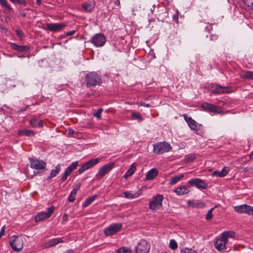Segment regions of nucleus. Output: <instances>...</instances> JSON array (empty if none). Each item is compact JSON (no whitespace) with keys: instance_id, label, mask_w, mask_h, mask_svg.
I'll use <instances>...</instances> for the list:
<instances>
[{"instance_id":"49","label":"nucleus","mask_w":253,"mask_h":253,"mask_svg":"<svg viewBox=\"0 0 253 253\" xmlns=\"http://www.w3.org/2000/svg\"><path fill=\"white\" fill-rule=\"evenodd\" d=\"M75 33H76L75 30H71L70 31L67 32L66 33V36H72V35H73Z\"/></svg>"},{"instance_id":"46","label":"nucleus","mask_w":253,"mask_h":253,"mask_svg":"<svg viewBox=\"0 0 253 253\" xmlns=\"http://www.w3.org/2000/svg\"><path fill=\"white\" fill-rule=\"evenodd\" d=\"M172 20L173 21L176 23H178V13L177 11L175 12V13L173 14L172 15Z\"/></svg>"},{"instance_id":"2","label":"nucleus","mask_w":253,"mask_h":253,"mask_svg":"<svg viewBox=\"0 0 253 253\" xmlns=\"http://www.w3.org/2000/svg\"><path fill=\"white\" fill-rule=\"evenodd\" d=\"M171 147L166 142H158L153 145V152L156 154H162L170 151Z\"/></svg>"},{"instance_id":"59","label":"nucleus","mask_w":253,"mask_h":253,"mask_svg":"<svg viewBox=\"0 0 253 253\" xmlns=\"http://www.w3.org/2000/svg\"><path fill=\"white\" fill-rule=\"evenodd\" d=\"M5 55L8 57H12L15 56L14 54H5Z\"/></svg>"},{"instance_id":"21","label":"nucleus","mask_w":253,"mask_h":253,"mask_svg":"<svg viewBox=\"0 0 253 253\" xmlns=\"http://www.w3.org/2000/svg\"><path fill=\"white\" fill-rule=\"evenodd\" d=\"M229 172V169L227 167H224L221 171H214L212 175L217 177H222L225 176Z\"/></svg>"},{"instance_id":"58","label":"nucleus","mask_w":253,"mask_h":253,"mask_svg":"<svg viewBox=\"0 0 253 253\" xmlns=\"http://www.w3.org/2000/svg\"><path fill=\"white\" fill-rule=\"evenodd\" d=\"M67 217H68V215L67 214H64L63 216V221H66Z\"/></svg>"},{"instance_id":"57","label":"nucleus","mask_w":253,"mask_h":253,"mask_svg":"<svg viewBox=\"0 0 253 253\" xmlns=\"http://www.w3.org/2000/svg\"><path fill=\"white\" fill-rule=\"evenodd\" d=\"M80 187H81V184H78L76 186V187L74 188V189L78 191L80 189Z\"/></svg>"},{"instance_id":"11","label":"nucleus","mask_w":253,"mask_h":253,"mask_svg":"<svg viewBox=\"0 0 253 253\" xmlns=\"http://www.w3.org/2000/svg\"><path fill=\"white\" fill-rule=\"evenodd\" d=\"M54 209L55 207L54 206H51L50 208H48L47 212H41L39 213L35 217V221L40 222L49 218L53 213Z\"/></svg>"},{"instance_id":"16","label":"nucleus","mask_w":253,"mask_h":253,"mask_svg":"<svg viewBox=\"0 0 253 253\" xmlns=\"http://www.w3.org/2000/svg\"><path fill=\"white\" fill-rule=\"evenodd\" d=\"M227 244V241L224 238H222L221 236L219 238L217 239L214 242V246L217 250L220 251L224 249H227V247H226Z\"/></svg>"},{"instance_id":"43","label":"nucleus","mask_w":253,"mask_h":253,"mask_svg":"<svg viewBox=\"0 0 253 253\" xmlns=\"http://www.w3.org/2000/svg\"><path fill=\"white\" fill-rule=\"evenodd\" d=\"M71 174V173L68 171L66 169L64 173V174H63V175L61 177V180L62 181H64L66 180L68 176H69L70 174Z\"/></svg>"},{"instance_id":"26","label":"nucleus","mask_w":253,"mask_h":253,"mask_svg":"<svg viewBox=\"0 0 253 253\" xmlns=\"http://www.w3.org/2000/svg\"><path fill=\"white\" fill-rule=\"evenodd\" d=\"M183 176L184 174L181 173L178 175L171 177L169 180V184L170 185H173L176 184L177 182L180 181L183 177Z\"/></svg>"},{"instance_id":"52","label":"nucleus","mask_w":253,"mask_h":253,"mask_svg":"<svg viewBox=\"0 0 253 253\" xmlns=\"http://www.w3.org/2000/svg\"><path fill=\"white\" fill-rule=\"evenodd\" d=\"M5 232V226H3L0 231V238L4 234Z\"/></svg>"},{"instance_id":"37","label":"nucleus","mask_w":253,"mask_h":253,"mask_svg":"<svg viewBox=\"0 0 253 253\" xmlns=\"http://www.w3.org/2000/svg\"><path fill=\"white\" fill-rule=\"evenodd\" d=\"M177 244L174 239H171L169 241V248L171 250H175L177 248Z\"/></svg>"},{"instance_id":"56","label":"nucleus","mask_w":253,"mask_h":253,"mask_svg":"<svg viewBox=\"0 0 253 253\" xmlns=\"http://www.w3.org/2000/svg\"><path fill=\"white\" fill-rule=\"evenodd\" d=\"M63 253H74V250L72 249H70L68 250H66L63 252Z\"/></svg>"},{"instance_id":"6","label":"nucleus","mask_w":253,"mask_h":253,"mask_svg":"<svg viewBox=\"0 0 253 253\" xmlns=\"http://www.w3.org/2000/svg\"><path fill=\"white\" fill-rule=\"evenodd\" d=\"M30 167L36 169L38 171H44L45 169L46 164L42 160L30 159Z\"/></svg>"},{"instance_id":"45","label":"nucleus","mask_w":253,"mask_h":253,"mask_svg":"<svg viewBox=\"0 0 253 253\" xmlns=\"http://www.w3.org/2000/svg\"><path fill=\"white\" fill-rule=\"evenodd\" d=\"M180 253H197L195 251L191 249H187L181 251Z\"/></svg>"},{"instance_id":"54","label":"nucleus","mask_w":253,"mask_h":253,"mask_svg":"<svg viewBox=\"0 0 253 253\" xmlns=\"http://www.w3.org/2000/svg\"><path fill=\"white\" fill-rule=\"evenodd\" d=\"M77 191L74 189V188L71 191L70 194L73 196H75L77 194Z\"/></svg>"},{"instance_id":"47","label":"nucleus","mask_w":253,"mask_h":253,"mask_svg":"<svg viewBox=\"0 0 253 253\" xmlns=\"http://www.w3.org/2000/svg\"><path fill=\"white\" fill-rule=\"evenodd\" d=\"M187 158L188 159L189 161H193L194 159H195V157L194 155H187Z\"/></svg>"},{"instance_id":"35","label":"nucleus","mask_w":253,"mask_h":253,"mask_svg":"<svg viewBox=\"0 0 253 253\" xmlns=\"http://www.w3.org/2000/svg\"><path fill=\"white\" fill-rule=\"evenodd\" d=\"M131 116L132 119L137 120L140 122L143 120V117L139 113L133 112L131 113Z\"/></svg>"},{"instance_id":"64","label":"nucleus","mask_w":253,"mask_h":253,"mask_svg":"<svg viewBox=\"0 0 253 253\" xmlns=\"http://www.w3.org/2000/svg\"><path fill=\"white\" fill-rule=\"evenodd\" d=\"M206 29L207 30H209L208 27H206Z\"/></svg>"},{"instance_id":"25","label":"nucleus","mask_w":253,"mask_h":253,"mask_svg":"<svg viewBox=\"0 0 253 253\" xmlns=\"http://www.w3.org/2000/svg\"><path fill=\"white\" fill-rule=\"evenodd\" d=\"M141 194V192L140 190L136 192L134 194H132L128 191H125L124 192L125 197L130 199L137 198Z\"/></svg>"},{"instance_id":"30","label":"nucleus","mask_w":253,"mask_h":253,"mask_svg":"<svg viewBox=\"0 0 253 253\" xmlns=\"http://www.w3.org/2000/svg\"><path fill=\"white\" fill-rule=\"evenodd\" d=\"M97 197V195H93L88 198H87L83 204V207L86 208L91 203H92L93 201L96 199Z\"/></svg>"},{"instance_id":"39","label":"nucleus","mask_w":253,"mask_h":253,"mask_svg":"<svg viewBox=\"0 0 253 253\" xmlns=\"http://www.w3.org/2000/svg\"><path fill=\"white\" fill-rule=\"evenodd\" d=\"M12 2L14 3H17L19 4L23 5L24 6H26L27 4V2L25 0H9Z\"/></svg>"},{"instance_id":"17","label":"nucleus","mask_w":253,"mask_h":253,"mask_svg":"<svg viewBox=\"0 0 253 253\" xmlns=\"http://www.w3.org/2000/svg\"><path fill=\"white\" fill-rule=\"evenodd\" d=\"M10 46L12 49L20 52H27L30 51V48L28 45H19L15 43H12Z\"/></svg>"},{"instance_id":"62","label":"nucleus","mask_w":253,"mask_h":253,"mask_svg":"<svg viewBox=\"0 0 253 253\" xmlns=\"http://www.w3.org/2000/svg\"><path fill=\"white\" fill-rule=\"evenodd\" d=\"M250 158L251 159L253 160V151L250 154Z\"/></svg>"},{"instance_id":"4","label":"nucleus","mask_w":253,"mask_h":253,"mask_svg":"<svg viewBox=\"0 0 253 253\" xmlns=\"http://www.w3.org/2000/svg\"><path fill=\"white\" fill-rule=\"evenodd\" d=\"M122 225V223L112 224L104 229V234L106 236L113 235L121 230Z\"/></svg>"},{"instance_id":"1","label":"nucleus","mask_w":253,"mask_h":253,"mask_svg":"<svg viewBox=\"0 0 253 253\" xmlns=\"http://www.w3.org/2000/svg\"><path fill=\"white\" fill-rule=\"evenodd\" d=\"M85 79L87 87L100 85L102 83L101 76L95 72H90L87 74Z\"/></svg>"},{"instance_id":"19","label":"nucleus","mask_w":253,"mask_h":253,"mask_svg":"<svg viewBox=\"0 0 253 253\" xmlns=\"http://www.w3.org/2000/svg\"><path fill=\"white\" fill-rule=\"evenodd\" d=\"M158 174V171L156 169H152L146 174L145 179L151 180L154 178Z\"/></svg>"},{"instance_id":"15","label":"nucleus","mask_w":253,"mask_h":253,"mask_svg":"<svg viewBox=\"0 0 253 253\" xmlns=\"http://www.w3.org/2000/svg\"><path fill=\"white\" fill-rule=\"evenodd\" d=\"M64 27V23H47L46 28L47 30L53 32H56L61 31Z\"/></svg>"},{"instance_id":"9","label":"nucleus","mask_w":253,"mask_h":253,"mask_svg":"<svg viewBox=\"0 0 253 253\" xmlns=\"http://www.w3.org/2000/svg\"><path fill=\"white\" fill-rule=\"evenodd\" d=\"M201 107L206 111L212 112L214 114H218L222 112V109L220 107L217 106L208 102L203 103L202 104Z\"/></svg>"},{"instance_id":"53","label":"nucleus","mask_w":253,"mask_h":253,"mask_svg":"<svg viewBox=\"0 0 253 253\" xmlns=\"http://www.w3.org/2000/svg\"><path fill=\"white\" fill-rule=\"evenodd\" d=\"M140 105L145 107H150L151 106L150 104L144 102H140Z\"/></svg>"},{"instance_id":"12","label":"nucleus","mask_w":253,"mask_h":253,"mask_svg":"<svg viewBox=\"0 0 253 253\" xmlns=\"http://www.w3.org/2000/svg\"><path fill=\"white\" fill-rule=\"evenodd\" d=\"M115 163H112L107 164L102 167L100 168L98 173L96 174V177L98 179H100L103 177L106 174L110 171L114 167Z\"/></svg>"},{"instance_id":"18","label":"nucleus","mask_w":253,"mask_h":253,"mask_svg":"<svg viewBox=\"0 0 253 253\" xmlns=\"http://www.w3.org/2000/svg\"><path fill=\"white\" fill-rule=\"evenodd\" d=\"M95 2L89 1L83 3L82 7L84 10L88 13H90L95 7Z\"/></svg>"},{"instance_id":"40","label":"nucleus","mask_w":253,"mask_h":253,"mask_svg":"<svg viewBox=\"0 0 253 253\" xmlns=\"http://www.w3.org/2000/svg\"><path fill=\"white\" fill-rule=\"evenodd\" d=\"M214 208L211 209L209 211H208V212L207 213L206 215V219L207 220H209L211 219L212 217V211L213 210Z\"/></svg>"},{"instance_id":"3","label":"nucleus","mask_w":253,"mask_h":253,"mask_svg":"<svg viewBox=\"0 0 253 253\" xmlns=\"http://www.w3.org/2000/svg\"><path fill=\"white\" fill-rule=\"evenodd\" d=\"M11 247L14 251H20L23 247V241L20 236H12L9 241Z\"/></svg>"},{"instance_id":"63","label":"nucleus","mask_w":253,"mask_h":253,"mask_svg":"<svg viewBox=\"0 0 253 253\" xmlns=\"http://www.w3.org/2000/svg\"><path fill=\"white\" fill-rule=\"evenodd\" d=\"M18 57L19 58H24V57H25V56H24V55H18Z\"/></svg>"},{"instance_id":"44","label":"nucleus","mask_w":253,"mask_h":253,"mask_svg":"<svg viewBox=\"0 0 253 253\" xmlns=\"http://www.w3.org/2000/svg\"><path fill=\"white\" fill-rule=\"evenodd\" d=\"M244 76L246 78L253 79V72L252 71H246Z\"/></svg>"},{"instance_id":"51","label":"nucleus","mask_w":253,"mask_h":253,"mask_svg":"<svg viewBox=\"0 0 253 253\" xmlns=\"http://www.w3.org/2000/svg\"><path fill=\"white\" fill-rule=\"evenodd\" d=\"M218 36L217 35H212L211 36V40L215 41L218 39Z\"/></svg>"},{"instance_id":"20","label":"nucleus","mask_w":253,"mask_h":253,"mask_svg":"<svg viewBox=\"0 0 253 253\" xmlns=\"http://www.w3.org/2000/svg\"><path fill=\"white\" fill-rule=\"evenodd\" d=\"M227 88L219 85L213 86L211 92L213 93H223L227 92Z\"/></svg>"},{"instance_id":"33","label":"nucleus","mask_w":253,"mask_h":253,"mask_svg":"<svg viewBox=\"0 0 253 253\" xmlns=\"http://www.w3.org/2000/svg\"><path fill=\"white\" fill-rule=\"evenodd\" d=\"M244 213L249 215H253V207L245 204Z\"/></svg>"},{"instance_id":"50","label":"nucleus","mask_w":253,"mask_h":253,"mask_svg":"<svg viewBox=\"0 0 253 253\" xmlns=\"http://www.w3.org/2000/svg\"><path fill=\"white\" fill-rule=\"evenodd\" d=\"M16 33L19 37H21L23 36V32L21 30H17L16 31Z\"/></svg>"},{"instance_id":"55","label":"nucleus","mask_w":253,"mask_h":253,"mask_svg":"<svg viewBox=\"0 0 253 253\" xmlns=\"http://www.w3.org/2000/svg\"><path fill=\"white\" fill-rule=\"evenodd\" d=\"M20 14L21 15V16H22L23 17H25L27 15L26 13L24 11H20Z\"/></svg>"},{"instance_id":"38","label":"nucleus","mask_w":253,"mask_h":253,"mask_svg":"<svg viewBox=\"0 0 253 253\" xmlns=\"http://www.w3.org/2000/svg\"><path fill=\"white\" fill-rule=\"evenodd\" d=\"M116 253H131V250L126 247L120 248Z\"/></svg>"},{"instance_id":"14","label":"nucleus","mask_w":253,"mask_h":253,"mask_svg":"<svg viewBox=\"0 0 253 253\" xmlns=\"http://www.w3.org/2000/svg\"><path fill=\"white\" fill-rule=\"evenodd\" d=\"M184 118L185 121L187 123L189 127L192 130H197L200 129L201 125L197 123L195 120L192 119L191 117H188L186 115H184Z\"/></svg>"},{"instance_id":"36","label":"nucleus","mask_w":253,"mask_h":253,"mask_svg":"<svg viewBox=\"0 0 253 253\" xmlns=\"http://www.w3.org/2000/svg\"><path fill=\"white\" fill-rule=\"evenodd\" d=\"M245 204L235 206L234 207V210L238 213H244V210H245L244 209L245 208Z\"/></svg>"},{"instance_id":"27","label":"nucleus","mask_w":253,"mask_h":253,"mask_svg":"<svg viewBox=\"0 0 253 253\" xmlns=\"http://www.w3.org/2000/svg\"><path fill=\"white\" fill-rule=\"evenodd\" d=\"M222 238H224L227 241H228V238H233L235 236V233L233 231H227L223 232L221 234Z\"/></svg>"},{"instance_id":"28","label":"nucleus","mask_w":253,"mask_h":253,"mask_svg":"<svg viewBox=\"0 0 253 253\" xmlns=\"http://www.w3.org/2000/svg\"><path fill=\"white\" fill-rule=\"evenodd\" d=\"M38 120L36 118H33L30 121V124L33 127H41L43 126V122L42 120L39 121L37 122Z\"/></svg>"},{"instance_id":"10","label":"nucleus","mask_w":253,"mask_h":253,"mask_svg":"<svg viewBox=\"0 0 253 253\" xmlns=\"http://www.w3.org/2000/svg\"><path fill=\"white\" fill-rule=\"evenodd\" d=\"M99 158H95L93 159H91L86 163H85L84 165L81 167L77 172H79V174H81L85 170L89 169L92 167H93L95 165H96L99 162Z\"/></svg>"},{"instance_id":"41","label":"nucleus","mask_w":253,"mask_h":253,"mask_svg":"<svg viewBox=\"0 0 253 253\" xmlns=\"http://www.w3.org/2000/svg\"><path fill=\"white\" fill-rule=\"evenodd\" d=\"M243 2L248 7L253 9V0H242Z\"/></svg>"},{"instance_id":"22","label":"nucleus","mask_w":253,"mask_h":253,"mask_svg":"<svg viewBox=\"0 0 253 253\" xmlns=\"http://www.w3.org/2000/svg\"><path fill=\"white\" fill-rule=\"evenodd\" d=\"M174 192L177 195L180 196L187 194L189 192V190L185 186L182 185L177 187L174 190Z\"/></svg>"},{"instance_id":"42","label":"nucleus","mask_w":253,"mask_h":253,"mask_svg":"<svg viewBox=\"0 0 253 253\" xmlns=\"http://www.w3.org/2000/svg\"><path fill=\"white\" fill-rule=\"evenodd\" d=\"M103 111V109L100 108L98 109L96 113L93 114L94 117L97 118L98 119H100L101 118V114Z\"/></svg>"},{"instance_id":"24","label":"nucleus","mask_w":253,"mask_h":253,"mask_svg":"<svg viewBox=\"0 0 253 253\" xmlns=\"http://www.w3.org/2000/svg\"><path fill=\"white\" fill-rule=\"evenodd\" d=\"M61 170L60 164H58L55 168V169H52L49 176L47 178V180H50L52 178L56 176Z\"/></svg>"},{"instance_id":"29","label":"nucleus","mask_w":253,"mask_h":253,"mask_svg":"<svg viewBox=\"0 0 253 253\" xmlns=\"http://www.w3.org/2000/svg\"><path fill=\"white\" fill-rule=\"evenodd\" d=\"M136 168L134 164H132L129 169L126 171L124 175V177L127 178L131 176L134 172Z\"/></svg>"},{"instance_id":"60","label":"nucleus","mask_w":253,"mask_h":253,"mask_svg":"<svg viewBox=\"0 0 253 253\" xmlns=\"http://www.w3.org/2000/svg\"><path fill=\"white\" fill-rule=\"evenodd\" d=\"M115 4L118 5V6H120V0H117V1L115 2Z\"/></svg>"},{"instance_id":"5","label":"nucleus","mask_w":253,"mask_h":253,"mask_svg":"<svg viewBox=\"0 0 253 253\" xmlns=\"http://www.w3.org/2000/svg\"><path fill=\"white\" fill-rule=\"evenodd\" d=\"M163 200L162 195L159 194L154 197L149 203V208L153 211L160 209L162 206Z\"/></svg>"},{"instance_id":"32","label":"nucleus","mask_w":253,"mask_h":253,"mask_svg":"<svg viewBox=\"0 0 253 253\" xmlns=\"http://www.w3.org/2000/svg\"><path fill=\"white\" fill-rule=\"evenodd\" d=\"M0 4L3 7L6 8L8 10L13 11V8L8 3L6 0H0Z\"/></svg>"},{"instance_id":"8","label":"nucleus","mask_w":253,"mask_h":253,"mask_svg":"<svg viewBox=\"0 0 253 253\" xmlns=\"http://www.w3.org/2000/svg\"><path fill=\"white\" fill-rule=\"evenodd\" d=\"M191 186H194L199 189H207L208 185L204 180L198 178L191 179L187 182Z\"/></svg>"},{"instance_id":"23","label":"nucleus","mask_w":253,"mask_h":253,"mask_svg":"<svg viewBox=\"0 0 253 253\" xmlns=\"http://www.w3.org/2000/svg\"><path fill=\"white\" fill-rule=\"evenodd\" d=\"M63 241L61 238H54L50 240L46 244V246L48 248L53 247L58 243H63Z\"/></svg>"},{"instance_id":"7","label":"nucleus","mask_w":253,"mask_h":253,"mask_svg":"<svg viewBox=\"0 0 253 253\" xmlns=\"http://www.w3.org/2000/svg\"><path fill=\"white\" fill-rule=\"evenodd\" d=\"M106 38L102 34H96L89 40L96 47H101L104 45L106 42Z\"/></svg>"},{"instance_id":"13","label":"nucleus","mask_w":253,"mask_h":253,"mask_svg":"<svg viewBox=\"0 0 253 253\" xmlns=\"http://www.w3.org/2000/svg\"><path fill=\"white\" fill-rule=\"evenodd\" d=\"M149 250L150 246L144 240H141L135 249L136 253H148Z\"/></svg>"},{"instance_id":"61","label":"nucleus","mask_w":253,"mask_h":253,"mask_svg":"<svg viewBox=\"0 0 253 253\" xmlns=\"http://www.w3.org/2000/svg\"><path fill=\"white\" fill-rule=\"evenodd\" d=\"M36 1H37V3L40 5L42 3V0H36Z\"/></svg>"},{"instance_id":"34","label":"nucleus","mask_w":253,"mask_h":253,"mask_svg":"<svg viewBox=\"0 0 253 253\" xmlns=\"http://www.w3.org/2000/svg\"><path fill=\"white\" fill-rule=\"evenodd\" d=\"M78 166V162L76 161L73 162L69 167L66 168V169L69 171L71 173L73 170L75 169Z\"/></svg>"},{"instance_id":"31","label":"nucleus","mask_w":253,"mask_h":253,"mask_svg":"<svg viewBox=\"0 0 253 253\" xmlns=\"http://www.w3.org/2000/svg\"><path fill=\"white\" fill-rule=\"evenodd\" d=\"M18 134L20 136H32L35 135L34 131L30 129L19 130Z\"/></svg>"},{"instance_id":"48","label":"nucleus","mask_w":253,"mask_h":253,"mask_svg":"<svg viewBox=\"0 0 253 253\" xmlns=\"http://www.w3.org/2000/svg\"><path fill=\"white\" fill-rule=\"evenodd\" d=\"M75 200V196L70 195L68 197V200L70 202H73Z\"/></svg>"}]
</instances>
